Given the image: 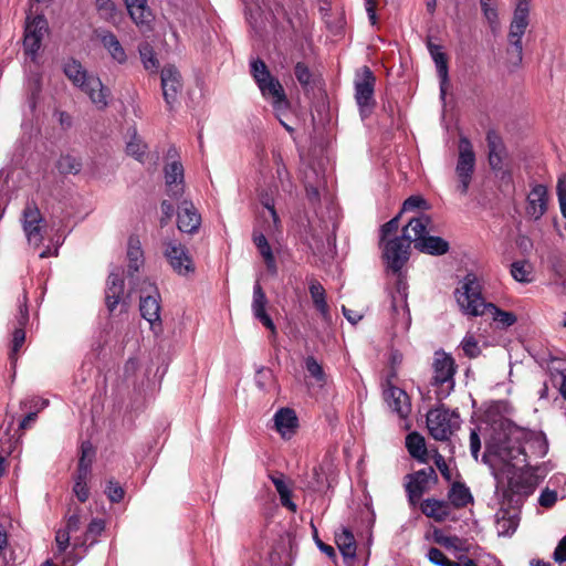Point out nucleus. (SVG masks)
Wrapping results in <instances>:
<instances>
[{
    "label": "nucleus",
    "instance_id": "7c9ffc66",
    "mask_svg": "<svg viewBox=\"0 0 566 566\" xmlns=\"http://www.w3.org/2000/svg\"><path fill=\"white\" fill-rule=\"evenodd\" d=\"M420 509L426 516L437 522H443L450 514V504L443 500L426 499Z\"/></svg>",
    "mask_w": 566,
    "mask_h": 566
},
{
    "label": "nucleus",
    "instance_id": "a878e982",
    "mask_svg": "<svg viewBox=\"0 0 566 566\" xmlns=\"http://www.w3.org/2000/svg\"><path fill=\"white\" fill-rule=\"evenodd\" d=\"M97 36L103 48L108 52L115 62L118 64H124L127 62L126 51L113 32L103 30L97 33Z\"/></svg>",
    "mask_w": 566,
    "mask_h": 566
},
{
    "label": "nucleus",
    "instance_id": "7ed1b4c3",
    "mask_svg": "<svg viewBox=\"0 0 566 566\" xmlns=\"http://www.w3.org/2000/svg\"><path fill=\"white\" fill-rule=\"evenodd\" d=\"M454 296L460 311L467 316L476 317L488 313L502 328H507L517 321L514 313L502 311L493 303L484 301L480 281L472 273L464 276L461 285L455 290Z\"/></svg>",
    "mask_w": 566,
    "mask_h": 566
},
{
    "label": "nucleus",
    "instance_id": "c756f323",
    "mask_svg": "<svg viewBox=\"0 0 566 566\" xmlns=\"http://www.w3.org/2000/svg\"><path fill=\"white\" fill-rule=\"evenodd\" d=\"M132 20L138 27L149 25L153 19L147 0H124Z\"/></svg>",
    "mask_w": 566,
    "mask_h": 566
},
{
    "label": "nucleus",
    "instance_id": "2f4dec72",
    "mask_svg": "<svg viewBox=\"0 0 566 566\" xmlns=\"http://www.w3.org/2000/svg\"><path fill=\"white\" fill-rule=\"evenodd\" d=\"M486 142L489 148V164L492 169L500 170L505 150L502 139L495 132L490 130L486 134Z\"/></svg>",
    "mask_w": 566,
    "mask_h": 566
},
{
    "label": "nucleus",
    "instance_id": "bf43d9fd",
    "mask_svg": "<svg viewBox=\"0 0 566 566\" xmlns=\"http://www.w3.org/2000/svg\"><path fill=\"white\" fill-rule=\"evenodd\" d=\"M48 405H49L48 399L39 398V397H31V398H27L21 401L22 408H29V409H31V411L34 410L36 412H39L42 409H44L45 407H48Z\"/></svg>",
    "mask_w": 566,
    "mask_h": 566
},
{
    "label": "nucleus",
    "instance_id": "39448f33",
    "mask_svg": "<svg viewBox=\"0 0 566 566\" xmlns=\"http://www.w3.org/2000/svg\"><path fill=\"white\" fill-rule=\"evenodd\" d=\"M250 69L262 97L271 103L281 125L287 132H292L293 128L281 118V113L290 107L283 85L271 74L266 64L261 59L251 61Z\"/></svg>",
    "mask_w": 566,
    "mask_h": 566
},
{
    "label": "nucleus",
    "instance_id": "1a4fd4ad",
    "mask_svg": "<svg viewBox=\"0 0 566 566\" xmlns=\"http://www.w3.org/2000/svg\"><path fill=\"white\" fill-rule=\"evenodd\" d=\"M376 77L368 66H363L354 81L355 101L361 117L370 115L376 105L374 97Z\"/></svg>",
    "mask_w": 566,
    "mask_h": 566
},
{
    "label": "nucleus",
    "instance_id": "aec40b11",
    "mask_svg": "<svg viewBox=\"0 0 566 566\" xmlns=\"http://www.w3.org/2000/svg\"><path fill=\"white\" fill-rule=\"evenodd\" d=\"M384 399L388 408L398 415L399 418L406 419L411 412L410 398L405 390L388 384L384 389Z\"/></svg>",
    "mask_w": 566,
    "mask_h": 566
},
{
    "label": "nucleus",
    "instance_id": "13d9d810",
    "mask_svg": "<svg viewBox=\"0 0 566 566\" xmlns=\"http://www.w3.org/2000/svg\"><path fill=\"white\" fill-rule=\"evenodd\" d=\"M95 457V450L90 441H84L81 444V457L78 463L87 464L92 467L93 459Z\"/></svg>",
    "mask_w": 566,
    "mask_h": 566
},
{
    "label": "nucleus",
    "instance_id": "49530a36",
    "mask_svg": "<svg viewBox=\"0 0 566 566\" xmlns=\"http://www.w3.org/2000/svg\"><path fill=\"white\" fill-rule=\"evenodd\" d=\"M25 342V331L22 327H15L12 333V339H11V350H10V359L11 361L17 360V355L19 350L22 348L23 344Z\"/></svg>",
    "mask_w": 566,
    "mask_h": 566
},
{
    "label": "nucleus",
    "instance_id": "c85d7f7f",
    "mask_svg": "<svg viewBox=\"0 0 566 566\" xmlns=\"http://www.w3.org/2000/svg\"><path fill=\"white\" fill-rule=\"evenodd\" d=\"M427 49L437 67V73L441 84V93L444 94L443 86L447 84L449 78L448 57L442 51V46L433 43L431 39H428L427 41Z\"/></svg>",
    "mask_w": 566,
    "mask_h": 566
},
{
    "label": "nucleus",
    "instance_id": "e433bc0d",
    "mask_svg": "<svg viewBox=\"0 0 566 566\" xmlns=\"http://www.w3.org/2000/svg\"><path fill=\"white\" fill-rule=\"evenodd\" d=\"M253 241H254V244L256 245L260 254L264 259L268 270L272 273H275L276 272V263H275L274 255L272 253V249H271L266 238L261 233L254 234Z\"/></svg>",
    "mask_w": 566,
    "mask_h": 566
},
{
    "label": "nucleus",
    "instance_id": "f704fd0d",
    "mask_svg": "<svg viewBox=\"0 0 566 566\" xmlns=\"http://www.w3.org/2000/svg\"><path fill=\"white\" fill-rule=\"evenodd\" d=\"M449 504L455 509L465 507L473 501V496L463 483L454 482L448 492Z\"/></svg>",
    "mask_w": 566,
    "mask_h": 566
},
{
    "label": "nucleus",
    "instance_id": "b1692460",
    "mask_svg": "<svg viewBox=\"0 0 566 566\" xmlns=\"http://www.w3.org/2000/svg\"><path fill=\"white\" fill-rule=\"evenodd\" d=\"M266 304L268 298L266 295L260 284L259 281L255 282L253 286V297H252V313L253 316L260 321L268 329L272 332L273 335L276 334V327L272 321V318L266 313Z\"/></svg>",
    "mask_w": 566,
    "mask_h": 566
},
{
    "label": "nucleus",
    "instance_id": "6ab92c4d",
    "mask_svg": "<svg viewBox=\"0 0 566 566\" xmlns=\"http://www.w3.org/2000/svg\"><path fill=\"white\" fill-rule=\"evenodd\" d=\"M166 193L172 199H180L185 192V170L181 161L172 160L164 167Z\"/></svg>",
    "mask_w": 566,
    "mask_h": 566
},
{
    "label": "nucleus",
    "instance_id": "5701e85b",
    "mask_svg": "<svg viewBox=\"0 0 566 566\" xmlns=\"http://www.w3.org/2000/svg\"><path fill=\"white\" fill-rule=\"evenodd\" d=\"M526 213L534 220H539L547 210L548 195L544 185H534L527 195Z\"/></svg>",
    "mask_w": 566,
    "mask_h": 566
},
{
    "label": "nucleus",
    "instance_id": "603ef678",
    "mask_svg": "<svg viewBox=\"0 0 566 566\" xmlns=\"http://www.w3.org/2000/svg\"><path fill=\"white\" fill-rule=\"evenodd\" d=\"M105 494L112 503H118L124 499L125 491L119 483L109 480L105 489Z\"/></svg>",
    "mask_w": 566,
    "mask_h": 566
},
{
    "label": "nucleus",
    "instance_id": "6e6d98bb",
    "mask_svg": "<svg viewBox=\"0 0 566 566\" xmlns=\"http://www.w3.org/2000/svg\"><path fill=\"white\" fill-rule=\"evenodd\" d=\"M557 197L560 207V212L566 219V174L562 175L557 181Z\"/></svg>",
    "mask_w": 566,
    "mask_h": 566
},
{
    "label": "nucleus",
    "instance_id": "412c9836",
    "mask_svg": "<svg viewBox=\"0 0 566 566\" xmlns=\"http://www.w3.org/2000/svg\"><path fill=\"white\" fill-rule=\"evenodd\" d=\"M125 282L123 271L117 269L112 271L106 281L105 302L109 313H113L116 307L124 301Z\"/></svg>",
    "mask_w": 566,
    "mask_h": 566
},
{
    "label": "nucleus",
    "instance_id": "c9c22d12",
    "mask_svg": "<svg viewBox=\"0 0 566 566\" xmlns=\"http://www.w3.org/2000/svg\"><path fill=\"white\" fill-rule=\"evenodd\" d=\"M127 259L129 272H137L144 265V252L136 238H130L128 241Z\"/></svg>",
    "mask_w": 566,
    "mask_h": 566
},
{
    "label": "nucleus",
    "instance_id": "dca6fc26",
    "mask_svg": "<svg viewBox=\"0 0 566 566\" xmlns=\"http://www.w3.org/2000/svg\"><path fill=\"white\" fill-rule=\"evenodd\" d=\"M500 505L495 513L496 531L500 536H511L520 523L521 505L504 503L503 499L496 497Z\"/></svg>",
    "mask_w": 566,
    "mask_h": 566
},
{
    "label": "nucleus",
    "instance_id": "cd10ccee",
    "mask_svg": "<svg viewBox=\"0 0 566 566\" xmlns=\"http://www.w3.org/2000/svg\"><path fill=\"white\" fill-rule=\"evenodd\" d=\"M335 543L344 560L352 563L356 557V541L352 531L347 527H340L335 532Z\"/></svg>",
    "mask_w": 566,
    "mask_h": 566
},
{
    "label": "nucleus",
    "instance_id": "ea45409f",
    "mask_svg": "<svg viewBox=\"0 0 566 566\" xmlns=\"http://www.w3.org/2000/svg\"><path fill=\"white\" fill-rule=\"evenodd\" d=\"M522 34L511 33L507 34V40L510 43V48L507 49V54L510 55V61L513 65L518 66L522 63L523 59V45H522Z\"/></svg>",
    "mask_w": 566,
    "mask_h": 566
},
{
    "label": "nucleus",
    "instance_id": "a18cd8bd",
    "mask_svg": "<svg viewBox=\"0 0 566 566\" xmlns=\"http://www.w3.org/2000/svg\"><path fill=\"white\" fill-rule=\"evenodd\" d=\"M146 144L142 140L140 137L137 136L136 133H134L130 140L126 145L127 154L133 156L138 161H143L146 155Z\"/></svg>",
    "mask_w": 566,
    "mask_h": 566
},
{
    "label": "nucleus",
    "instance_id": "de8ad7c7",
    "mask_svg": "<svg viewBox=\"0 0 566 566\" xmlns=\"http://www.w3.org/2000/svg\"><path fill=\"white\" fill-rule=\"evenodd\" d=\"M461 348L469 358H475L481 354V348L476 338L472 334H467L461 342Z\"/></svg>",
    "mask_w": 566,
    "mask_h": 566
},
{
    "label": "nucleus",
    "instance_id": "4d7b16f0",
    "mask_svg": "<svg viewBox=\"0 0 566 566\" xmlns=\"http://www.w3.org/2000/svg\"><path fill=\"white\" fill-rule=\"evenodd\" d=\"M481 9L491 28L494 30L499 25L497 10L490 2L482 1Z\"/></svg>",
    "mask_w": 566,
    "mask_h": 566
},
{
    "label": "nucleus",
    "instance_id": "423d86ee",
    "mask_svg": "<svg viewBox=\"0 0 566 566\" xmlns=\"http://www.w3.org/2000/svg\"><path fill=\"white\" fill-rule=\"evenodd\" d=\"M64 73L74 85L78 86L90 97L98 109H104L107 106L108 90L97 76L88 74L80 62L71 60L65 63Z\"/></svg>",
    "mask_w": 566,
    "mask_h": 566
},
{
    "label": "nucleus",
    "instance_id": "473e14b6",
    "mask_svg": "<svg viewBox=\"0 0 566 566\" xmlns=\"http://www.w3.org/2000/svg\"><path fill=\"white\" fill-rule=\"evenodd\" d=\"M528 14H530V1L528 0H518L516 8L514 10L513 19L510 24L511 33H518L524 35L526 28L528 25Z\"/></svg>",
    "mask_w": 566,
    "mask_h": 566
},
{
    "label": "nucleus",
    "instance_id": "680f3d73",
    "mask_svg": "<svg viewBox=\"0 0 566 566\" xmlns=\"http://www.w3.org/2000/svg\"><path fill=\"white\" fill-rule=\"evenodd\" d=\"M276 170V178L284 191H291L292 189V182L290 178V174L286 169V166L277 167Z\"/></svg>",
    "mask_w": 566,
    "mask_h": 566
},
{
    "label": "nucleus",
    "instance_id": "8fccbe9b",
    "mask_svg": "<svg viewBox=\"0 0 566 566\" xmlns=\"http://www.w3.org/2000/svg\"><path fill=\"white\" fill-rule=\"evenodd\" d=\"M428 559L438 566H461V564L449 559L442 551L437 547H431L427 553Z\"/></svg>",
    "mask_w": 566,
    "mask_h": 566
},
{
    "label": "nucleus",
    "instance_id": "c03bdc74",
    "mask_svg": "<svg viewBox=\"0 0 566 566\" xmlns=\"http://www.w3.org/2000/svg\"><path fill=\"white\" fill-rule=\"evenodd\" d=\"M305 368L308 375L316 380L321 386L326 382V374L322 365L317 361L314 356H307L305 358Z\"/></svg>",
    "mask_w": 566,
    "mask_h": 566
},
{
    "label": "nucleus",
    "instance_id": "58836bf2",
    "mask_svg": "<svg viewBox=\"0 0 566 566\" xmlns=\"http://www.w3.org/2000/svg\"><path fill=\"white\" fill-rule=\"evenodd\" d=\"M95 6L101 19L114 24L120 21L122 13L112 0H96Z\"/></svg>",
    "mask_w": 566,
    "mask_h": 566
},
{
    "label": "nucleus",
    "instance_id": "f257e3e1",
    "mask_svg": "<svg viewBox=\"0 0 566 566\" xmlns=\"http://www.w3.org/2000/svg\"><path fill=\"white\" fill-rule=\"evenodd\" d=\"M547 451L548 443L543 432L518 427L507 419H500L488 428L483 462L493 465L492 457H495L506 462L515 461L514 467L527 465L530 458H543Z\"/></svg>",
    "mask_w": 566,
    "mask_h": 566
},
{
    "label": "nucleus",
    "instance_id": "37998d69",
    "mask_svg": "<svg viewBox=\"0 0 566 566\" xmlns=\"http://www.w3.org/2000/svg\"><path fill=\"white\" fill-rule=\"evenodd\" d=\"M56 168L63 175H76L82 169V163L78 158L72 155H63L59 158Z\"/></svg>",
    "mask_w": 566,
    "mask_h": 566
},
{
    "label": "nucleus",
    "instance_id": "a19ab883",
    "mask_svg": "<svg viewBox=\"0 0 566 566\" xmlns=\"http://www.w3.org/2000/svg\"><path fill=\"white\" fill-rule=\"evenodd\" d=\"M533 266L528 261H516L511 265V274L513 279L521 283H530L532 277Z\"/></svg>",
    "mask_w": 566,
    "mask_h": 566
},
{
    "label": "nucleus",
    "instance_id": "864d4df0",
    "mask_svg": "<svg viewBox=\"0 0 566 566\" xmlns=\"http://www.w3.org/2000/svg\"><path fill=\"white\" fill-rule=\"evenodd\" d=\"M294 73L296 80L303 87L307 86L311 83L312 73L305 63L297 62L294 66Z\"/></svg>",
    "mask_w": 566,
    "mask_h": 566
},
{
    "label": "nucleus",
    "instance_id": "2eb2a0df",
    "mask_svg": "<svg viewBox=\"0 0 566 566\" xmlns=\"http://www.w3.org/2000/svg\"><path fill=\"white\" fill-rule=\"evenodd\" d=\"M48 32V21L43 15L28 18L24 30L23 46L27 54L34 57L41 48V42Z\"/></svg>",
    "mask_w": 566,
    "mask_h": 566
},
{
    "label": "nucleus",
    "instance_id": "e2e57ef3",
    "mask_svg": "<svg viewBox=\"0 0 566 566\" xmlns=\"http://www.w3.org/2000/svg\"><path fill=\"white\" fill-rule=\"evenodd\" d=\"M73 492L77 500L82 503L86 502L90 497L87 482L74 481Z\"/></svg>",
    "mask_w": 566,
    "mask_h": 566
},
{
    "label": "nucleus",
    "instance_id": "4468645a",
    "mask_svg": "<svg viewBox=\"0 0 566 566\" xmlns=\"http://www.w3.org/2000/svg\"><path fill=\"white\" fill-rule=\"evenodd\" d=\"M149 294H142L139 302V311L149 325L155 335L163 333V322L160 317V294L154 285L149 284Z\"/></svg>",
    "mask_w": 566,
    "mask_h": 566
},
{
    "label": "nucleus",
    "instance_id": "69168bd1",
    "mask_svg": "<svg viewBox=\"0 0 566 566\" xmlns=\"http://www.w3.org/2000/svg\"><path fill=\"white\" fill-rule=\"evenodd\" d=\"M312 527H313V531H314V541H315L318 549L322 553L326 554V556H328L331 559H335L336 558V553H335L334 547L331 546V545H327L323 541H321L318 535H317V530L315 528V526L313 524H312Z\"/></svg>",
    "mask_w": 566,
    "mask_h": 566
},
{
    "label": "nucleus",
    "instance_id": "338daca9",
    "mask_svg": "<svg viewBox=\"0 0 566 566\" xmlns=\"http://www.w3.org/2000/svg\"><path fill=\"white\" fill-rule=\"evenodd\" d=\"M557 501V493L556 491H551L548 489L544 490L538 499V502L544 507H551L553 506Z\"/></svg>",
    "mask_w": 566,
    "mask_h": 566
},
{
    "label": "nucleus",
    "instance_id": "774afa93",
    "mask_svg": "<svg viewBox=\"0 0 566 566\" xmlns=\"http://www.w3.org/2000/svg\"><path fill=\"white\" fill-rule=\"evenodd\" d=\"M553 558L558 564L566 562V535L558 542Z\"/></svg>",
    "mask_w": 566,
    "mask_h": 566
},
{
    "label": "nucleus",
    "instance_id": "f3484780",
    "mask_svg": "<svg viewBox=\"0 0 566 566\" xmlns=\"http://www.w3.org/2000/svg\"><path fill=\"white\" fill-rule=\"evenodd\" d=\"M160 80L164 99L171 111L182 90L181 75L174 65H166L160 72Z\"/></svg>",
    "mask_w": 566,
    "mask_h": 566
},
{
    "label": "nucleus",
    "instance_id": "393cba45",
    "mask_svg": "<svg viewBox=\"0 0 566 566\" xmlns=\"http://www.w3.org/2000/svg\"><path fill=\"white\" fill-rule=\"evenodd\" d=\"M308 292L317 312L321 314L324 322L332 321L331 310L326 300V291L324 286L316 280H308Z\"/></svg>",
    "mask_w": 566,
    "mask_h": 566
},
{
    "label": "nucleus",
    "instance_id": "bb28decb",
    "mask_svg": "<svg viewBox=\"0 0 566 566\" xmlns=\"http://www.w3.org/2000/svg\"><path fill=\"white\" fill-rule=\"evenodd\" d=\"M273 421L276 431L282 438H290L297 427L295 411L290 408H281L277 410L273 417Z\"/></svg>",
    "mask_w": 566,
    "mask_h": 566
},
{
    "label": "nucleus",
    "instance_id": "5fc2aeb1",
    "mask_svg": "<svg viewBox=\"0 0 566 566\" xmlns=\"http://www.w3.org/2000/svg\"><path fill=\"white\" fill-rule=\"evenodd\" d=\"M400 214L399 213L398 216H396L395 218H392L391 220H389L388 222H386L381 229H380V242L381 244H386L389 240H387V238L392 234V233H396L398 228H399V218H400Z\"/></svg>",
    "mask_w": 566,
    "mask_h": 566
},
{
    "label": "nucleus",
    "instance_id": "4c0bfd02",
    "mask_svg": "<svg viewBox=\"0 0 566 566\" xmlns=\"http://www.w3.org/2000/svg\"><path fill=\"white\" fill-rule=\"evenodd\" d=\"M406 448L412 458L423 460L427 454L424 438L418 432H411L406 438Z\"/></svg>",
    "mask_w": 566,
    "mask_h": 566
},
{
    "label": "nucleus",
    "instance_id": "0e129e2a",
    "mask_svg": "<svg viewBox=\"0 0 566 566\" xmlns=\"http://www.w3.org/2000/svg\"><path fill=\"white\" fill-rule=\"evenodd\" d=\"M434 464L439 469L443 479L446 481L450 482L452 480V473H451V470H450L449 465L447 464L444 458L441 454L437 453L434 455Z\"/></svg>",
    "mask_w": 566,
    "mask_h": 566
},
{
    "label": "nucleus",
    "instance_id": "9b49d317",
    "mask_svg": "<svg viewBox=\"0 0 566 566\" xmlns=\"http://www.w3.org/2000/svg\"><path fill=\"white\" fill-rule=\"evenodd\" d=\"M163 245L164 256L177 274L187 275L195 272L193 261L181 242L176 239H167Z\"/></svg>",
    "mask_w": 566,
    "mask_h": 566
},
{
    "label": "nucleus",
    "instance_id": "052dcab7",
    "mask_svg": "<svg viewBox=\"0 0 566 566\" xmlns=\"http://www.w3.org/2000/svg\"><path fill=\"white\" fill-rule=\"evenodd\" d=\"M104 528H105V522L101 518H94L88 524L85 536L92 537V543H93L95 537L101 535L102 532L104 531Z\"/></svg>",
    "mask_w": 566,
    "mask_h": 566
},
{
    "label": "nucleus",
    "instance_id": "20e7f679",
    "mask_svg": "<svg viewBox=\"0 0 566 566\" xmlns=\"http://www.w3.org/2000/svg\"><path fill=\"white\" fill-rule=\"evenodd\" d=\"M431 224V217L424 212H419L412 217L402 229V234L389 240L384 247V258L388 268L397 273L401 270L408 260L411 243L422 240L428 234V228Z\"/></svg>",
    "mask_w": 566,
    "mask_h": 566
},
{
    "label": "nucleus",
    "instance_id": "ddd939ff",
    "mask_svg": "<svg viewBox=\"0 0 566 566\" xmlns=\"http://www.w3.org/2000/svg\"><path fill=\"white\" fill-rule=\"evenodd\" d=\"M411 325V315L407 303V292L400 284L397 294L392 295L391 301V327L394 335H405Z\"/></svg>",
    "mask_w": 566,
    "mask_h": 566
},
{
    "label": "nucleus",
    "instance_id": "3c124183",
    "mask_svg": "<svg viewBox=\"0 0 566 566\" xmlns=\"http://www.w3.org/2000/svg\"><path fill=\"white\" fill-rule=\"evenodd\" d=\"M70 534L65 528H61L56 532L55 535V543H56V552L54 553V556L57 558L62 554H64L70 546Z\"/></svg>",
    "mask_w": 566,
    "mask_h": 566
},
{
    "label": "nucleus",
    "instance_id": "4be33fe9",
    "mask_svg": "<svg viewBox=\"0 0 566 566\" xmlns=\"http://www.w3.org/2000/svg\"><path fill=\"white\" fill-rule=\"evenodd\" d=\"M201 224V217L195 208L193 203L188 200H184L177 212V226L181 232L195 233L198 231Z\"/></svg>",
    "mask_w": 566,
    "mask_h": 566
},
{
    "label": "nucleus",
    "instance_id": "f03ea898",
    "mask_svg": "<svg viewBox=\"0 0 566 566\" xmlns=\"http://www.w3.org/2000/svg\"><path fill=\"white\" fill-rule=\"evenodd\" d=\"M492 462L493 465L486 464L496 480L495 496L514 506H522L523 501L534 493L543 479L537 474L538 468L528 464L514 467V461L506 462L495 457H492Z\"/></svg>",
    "mask_w": 566,
    "mask_h": 566
},
{
    "label": "nucleus",
    "instance_id": "0eeeda50",
    "mask_svg": "<svg viewBox=\"0 0 566 566\" xmlns=\"http://www.w3.org/2000/svg\"><path fill=\"white\" fill-rule=\"evenodd\" d=\"M457 366L451 355L436 352L432 361V377L430 386L438 401L444 400L454 389V375Z\"/></svg>",
    "mask_w": 566,
    "mask_h": 566
},
{
    "label": "nucleus",
    "instance_id": "f8f14e48",
    "mask_svg": "<svg viewBox=\"0 0 566 566\" xmlns=\"http://www.w3.org/2000/svg\"><path fill=\"white\" fill-rule=\"evenodd\" d=\"M406 480L405 489L408 502L415 507L423 493L429 490L430 483L436 484L438 482V475L434 469L429 467L407 474Z\"/></svg>",
    "mask_w": 566,
    "mask_h": 566
},
{
    "label": "nucleus",
    "instance_id": "a211bd4d",
    "mask_svg": "<svg viewBox=\"0 0 566 566\" xmlns=\"http://www.w3.org/2000/svg\"><path fill=\"white\" fill-rule=\"evenodd\" d=\"M23 230L30 243L39 245L43 240L42 223L44 219L34 202H28L23 209Z\"/></svg>",
    "mask_w": 566,
    "mask_h": 566
},
{
    "label": "nucleus",
    "instance_id": "6e6552de",
    "mask_svg": "<svg viewBox=\"0 0 566 566\" xmlns=\"http://www.w3.org/2000/svg\"><path fill=\"white\" fill-rule=\"evenodd\" d=\"M427 427L434 440L447 441L459 429L460 416L441 405L428 411Z\"/></svg>",
    "mask_w": 566,
    "mask_h": 566
},
{
    "label": "nucleus",
    "instance_id": "09e8293b",
    "mask_svg": "<svg viewBox=\"0 0 566 566\" xmlns=\"http://www.w3.org/2000/svg\"><path fill=\"white\" fill-rule=\"evenodd\" d=\"M430 205L421 196H410L403 201L400 213L413 211V210H428Z\"/></svg>",
    "mask_w": 566,
    "mask_h": 566
},
{
    "label": "nucleus",
    "instance_id": "72a5a7b5",
    "mask_svg": "<svg viewBox=\"0 0 566 566\" xmlns=\"http://www.w3.org/2000/svg\"><path fill=\"white\" fill-rule=\"evenodd\" d=\"M415 248L428 254L442 255L449 251V243L440 237L426 235L422 240H417Z\"/></svg>",
    "mask_w": 566,
    "mask_h": 566
},
{
    "label": "nucleus",
    "instance_id": "79ce46f5",
    "mask_svg": "<svg viewBox=\"0 0 566 566\" xmlns=\"http://www.w3.org/2000/svg\"><path fill=\"white\" fill-rule=\"evenodd\" d=\"M138 51L145 70L156 72L159 66V62L153 46L149 43H143L139 45Z\"/></svg>",
    "mask_w": 566,
    "mask_h": 566
},
{
    "label": "nucleus",
    "instance_id": "9d476101",
    "mask_svg": "<svg viewBox=\"0 0 566 566\" xmlns=\"http://www.w3.org/2000/svg\"><path fill=\"white\" fill-rule=\"evenodd\" d=\"M474 167L475 154L472 144L467 137L462 136L459 140V156L455 166V174L460 180L458 190L462 196L468 193Z\"/></svg>",
    "mask_w": 566,
    "mask_h": 566
}]
</instances>
